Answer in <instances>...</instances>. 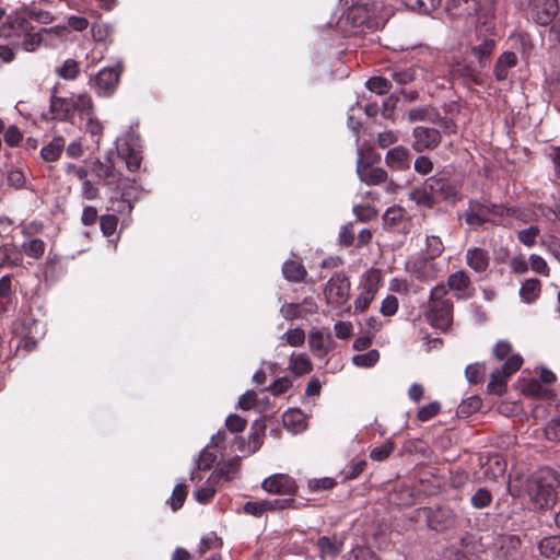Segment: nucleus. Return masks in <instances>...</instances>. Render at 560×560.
<instances>
[{
    "mask_svg": "<svg viewBox=\"0 0 560 560\" xmlns=\"http://www.w3.org/2000/svg\"><path fill=\"white\" fill-rule=\"evenodd\" d=\"M465 220L466 223L470 226H481L486 222L489 221V219H483L480 215V212L476 210V208L470 202L469 209L465 212Z\"/></svg>",
    "mask_w": 560,
    "mask_h": 560,
    "instance_id": "nucleus-57",
    "label": "nucleus"
},
{
    "mask_svg": "<svg viewBox=\"0 0 560 560\" xmlns=\"http://www.w3.org/2000/svg\"><path fill=\"white\" fill-rule=\"evenodd\" d=\"M494 560H520L521 539L515 535H501L495 540Z\"/></svg>",
    "mask_w": 560,
    "mask_h": 560,
    "instance_id": "nucleus-6",
    "label": "nucleus"
},
{
    "mask_svg": "<svg viewBox=\"0 0 560 560\" xmlns=\"http://www.w3.org/2000/svg\"><path fill=\"white\" fill-rule=\"evenodd\" d=\"M539 234V229L535 225L529 226L528 229L521 230L518 232V240L526 246H532L535 244L536 237Z\"/></svg>",
    "mask_w": 560,
    "mask_h": 560,
    "instance_id": "nucleus-58",
    "label": "nucleus"
},
{
    "mask_svg": "<svg viewBox=\"0 0 560 560\" xmlns=\"http://www.w3.org/2000/svg\"><path fill=\"white\" fill-rule=\"evenodd\" d=\"M398 310V299L395 295H387L381 306V313L384 316H392Z\"/></svg>",
    "mask_w": 560,
    "mask_h": 560,
    "instance_id": "nucleus-62",
    "label": "nucleus"
},
{
    "mask_svg": "<svg viewBox=\"0 0 560 560\" xmlns=\"http://www.w3.org/2000/svg\"><path fill=\"white\" fill-rule=\"evenodd\" d=\"M23 250L30 257L39 258L44 254L45 243L39 238H33L23 244Z\"/></svg>",
    "mask_w": 560,
    "mask_h": 560,
    "instance_id": "nucleus-44",
    "label": "nucleus"
},
{
    "mask_svg": "<svg viewBox=\"0 0 560 560\" xmlns=\"http://www.w3.org/2000/svg\"><path fill=\"white\" fill-rule=\"evenodd\" d=\"M409 198L418 206L433 208L436 205L433 194L428 187V179H425L422 187L415 188L409 192Z\"/></svg>",
    "mask_w": 560,
    "mask_h": 560,
    "instance_id": "nucleus-21",
    "label": "nucleus"
},
{
    "mask_svg": "<svg viewBox=\"0 0 560 560\" xmlns=\"http://www.w3.org/2000/svg\"><path fill=\"white\" fill-rule=\"evenodd\" d=\"M291 386L292 382L289 380V377H280L277 378L270 386H268L267 390L278 396L285 393Z\"/></svg>",
    "mask_w": 560,
    "mask_h": 560,
    "instance_id": "nucleus-63",
    "label": "nucleus"
},
{
    "mask_svg": "<svg viewBox=\"0 0 560 560\" xmlns=\"http://www.w3.org/2000/svg\"><path fill=\"white\" fill-rule=\"evenodd\" d=\"M469 284L470 280L465 271H456L450 275L447 279L448 288L457 292L456 295L458 299L464 298L460 292L465 291Z\"/></svg>",
    "mask_w": 560,
    "mask_h": 560,
    "instance_id": "nucleus-27",
    "label": "nucleus"
},
{
    "mask_svg": "<svg viewBox=\"0 0 560 560\" xmlns=\"http://www.w3.org/2000/svg\"><path fill=\"white\" fill-rule=\"evenodd\" d=\"M413 168L421 175H428L433 171V162L424 155H420L416 159Z\"/></svg>",
    "mask_w": 560,
    "mask_h": 560,
    "instance_id": "nucleus-61",
    "label": "nucleus"
},
{
    "mask_svg": "<svg viewBox=\"0 0 560 560\" xmlns=\"http://www.w3.org/2000/svg\"><path fill=\"white\" fill-rule=\"evenodd\" d=\"M386 165L394 171H406L410 168V152L405 147L390 149L385 156Z\"/></svg>",
    "mask_w": 560,
    "mask_h": 560,
    "instance_id": "nucleus-15",
    "label": "nucleus"
},
{
    "mask_svg": "<svg viewBox=\"0 0 560 560\" xmlns=\"http://www.w3.org/2000/svg\"><path fill=\"white\" fill-rule=\"evenodd\" d=\"M22 40V46L27 51H34L42 43V35L39 33H33V31H28L25 33Z\"/></svg>",
    "mask_w": 560,
    "mask_h": 560,
    "instance_id": "nucleus-52",
    "label": "nucleus"
},
{
    "mask_svg": "<svg viewBox=\"0 0 560 560\" xmlns=\"http://www.w3.org/2000/svg\"><path fill=\"white\" fill-rule=\"evenodd\" d=\"M443 243L438 236H429L427 237V254L428 257L432 260L435 257L440 256L443 252Z\"/></svg>",
    "mask_w": 560,
    "mask_h": 560,
    "instance_id": "nucleus-53",
    "label": "nucleus"
},
{
    "mask_svg": "<svg viewBox=\"0 0 560 560\" xmlns=\"http://www.w3.org/2000/svg\"><path fill=\"white\" fill-rule=\"evenodd\" d=\"M336 480L330 477H324L319 479H311L307 482V488L310 491L315 492L318 490H330L336 486Z\"/></svg>",
    "mask_w": 560,
    "mask_h": 560,
    "instance_id": "nucleus-48",
    "label": "nucleus"
},
{
    "mask_svg": "<svg viewBox=\"0 0 560 560\" xmlns=\"http://www.w3.org/2000/svg\"><path fill=\"white\" fill-rule=\"evenodd\" d=\"M428 187L438 202L447 201L456 203L462 199L460 186L451 178L447 172H440L428 178Z\"/></svg>",
    "mask_w": 560,
    "mask_h": 560,
    "instance_id": "nucleus-2",
    "label": "nucleus"
},
{
    "mask_svg": "<svg viewBox=\"0 0 560 560\" xmlns=\"http://www.w3.org/2000/svg\"><path fill=\"white\" fill-rule=\"evenodd\" d=\"M481 407V399L477 396L468 398L467 401H463L457 409V415L467 417L470 413L479 410Z\"/></svg>",
    "mask_w": 560,
    "mask_h": 560,
    "instance_id": "nucleus-46",
    "label": "nucleus"
},
{
    "mask_svg": "<svg viewBox=\"0 0 560 560\" xmlns=\"http://www.w3.org/2000/svg\"><path fill=\"white\" fill-rule=\"evenodd\" d=\"M12 30L16 33L18 36L24 35L28 31H33V26L30 22V19L26 14H24L23 10L9 23L8 26L2 27V34L4 36H11V33H7V30Z\"/></svg>",
    "mask_w": 560,
    "mask_h": 560,
    "instance_id": "nucleus-20",
    "label": "nucleus"
},
{
    "mask_svg": "<svg viewBox=\"0 0 560 560\" xmlns=\"http://www.w3.org/2000/svg\"><path fill=\"white\" fill-rule=\"evenodd\" d=\"M331 342V337H325L320 331L312 332L308 339L311 350L318 357L327 354Z\"/></svg>",
    "mask_w": 560,
    "mask_h": 560,
    "instance_id": "nucleus-22",
    "label": "nucleus"
},
{
    "mask_svg": "<svg viewBox=\"0 0 560 560\" xmlns=\"http://www.w3.org/2000/svg\"><path fill=\"white\" fill-rule=\"evenodd\" d=\"M427 318L433 327L447 330L453 323V301L429 303Z\"/></svg>",
    "mask_w": 560,
    "mask_h": 560,
    "instance_id": "nucleus-4",
    "label": "nucleus"
},
{
    "mask_svg": "<svg viewBox=\"0 0 560 560\" xmlns=\"http://www.w3.org/2000/svg\"><path fill=\"white\" fill-rule=\"evenodd\" d=\"M80 104L74 98L59 97L52 95L50 97L49 110L52 119L61 121H70Z\"/></svg>",
    "mask_w": 560,
    "mask_h": 560,
    "instance_id": "nucleus-10",
    "label": "nucleus"
},
{
    "mask_svg": "<svg viewBox=\"0 0 560 560\" xmlns=\"http://www.w3.org/2000/svg\"><path fill=\"white\" fill-rule=\"evenodd\" d=\"M427 523L432 530H445L454 523L453 511L447 506L429 508L427 510Z\"/></svg>",
    "mask_w": 560,
    "mask_h": 560,
    "instance_id": "nucleus-11",
    "label": "nucleus"
},
{
    "mask_svg": "<svg viewBox=\"0 0 560 560\" xmlns=\"http://www.w3.org/2000/svg\"><path fill=\"white\" fill-rule=\"evenodd\" d=\"M63 149L65 139L62 137H56L42 149L40 155L46 162H55L60 158Z\"/></svg>",
    "mask_w": 560,
    "mask_h": 560,
    "instance_id": "nucleus-25",
    "label": "nucleus"
},
{
    "mask_svg": "<svg viewBox=\"0 0 560 560\" xmlns=\"http://www.w3.org/2000/svg\"><path fill=\"white\" fill-rule=\"evenodd\" d=\"M541 244L547 246L548 250L560 260V241L553 235H547L541 238Z\"/></svg>",
    "mask_w": 560,
    "mask_h": 560,
    "instance_id": "nucleus-64",
    "label": "nucleus"
},
{
    "mask_svg": "<svg viewBox=\"0 0 560 560\" xmlns=\"http://www.w3.org/2000/svg\"><path fill=\"white\" fill-rule=\"evenodd\" d=\"M467 264L477 272L485 271L489 266L488 254L481 248H474L467 252Z\"/></svg>",
    "mask_w": 560,
    "mask_h": 560,
    "instance_id": "nucleus-23",
    "label": "nucleus"
},
{
    "mask_svg": "<svg viewBox=\"0 0 560 560\" xmlns=\"http://www.w3.org/2000/svg\"><path fill=\"white\" fill-rule=\"evenodd\" d=\"M524 393L534 396V397H546L548 394V389H546L540 381L532 378L524 387Z\"/></svg>",
    "mask_w": 560,
    "mask_h": 560,
    "instance_id": "nucleus-55",
    "label": "nucleus"
},
{
    "mask_svg": "<svg viewBox=\"0 0 560 560\" xmlns=\"http://www.w3.org/2000/svg\"><path fill=\"white\" fill-rule=\"evenodd\" d=\"M445 8L453 15L479 14L480 11L478 0H448Z\"/></svg>",
    "mask_w": 560,
    "mask_h": 560,
    "instance_id": "nucleus-18",
    "label": "nucleus"
},
{
    "mask_svg": "<svg viewBox=\"0 0 560 560\" xmlns=\"http://www.w3.org/2000/svg\"><path fill=\"white\" fill-rule=\"evenodd\" d=\"M23 12L30 20H34L40 24H49L54 21V16L48 11L36 8H25L23 9Z\"/></svg>",
    "mask_w": 560,
    "mask_h": 560,
    "instance_id": "nucleus-40",
    "label": "nucleus"
},
{
    "mask_svg": "<svg viewBox=\"0 0 560 560\" xmlns=\"http://www.w3.org/2000/svg\"><path fill=\"white\" fill-rule=\"evenodd\" d=\"M522 363L523 359L521 355L513 354L509 357L501 369L491 373L488 390L497 395H502L506 389L508 378L521 369Z\"/></svg>",
    "mask_w": 560,
    "mask_h": 560,
    "instance_id": "nucleus-3",
    "label": "nucleus"
},
{
    "mask_svg": "<svg viewBox=\"0 0 560 560\" xmlns=\"http://www.w3.org/2000/svg\"><path fill=\"white\" fill-rule=\"evenodd\" d=\"M303 304H310V307H302V304L299 303H284L280 308V313L287 320L305 318L317 313L318 306L313 298H305Z\"/></svg>",
    "mask_w": 560,
    "mask_h": 560,
    "instance_id": "nucleus-14",
    "label": "nucleus"
},
{
    "mask_svg": "<svg viewBox=\"0 0 560 560\" xmlns=\"http://www.w3.org/2000/svg\"><path fill=\"white\" fill-rule=\"evenodd\" d=\"M366 86L372 92L385 94L392 89V83L383 77H372L368 80Z\"/></svg>",
    "mask_w": 560,
    "mask_h": 560,
    "instance_id": "nucleus-36",
    "label": "nucleus"
},
{
    "mask_svg": "<svg viewBox=\"0 0 560 560\" xmlns=\"http://www.w3.org/2000/svg\"><path fill=\"white\" fill-rule=\"evenodd\" d=\"M532 4L533 20L542 26L549 25L559 12L557 0H535Z\"/></svg>",
    "mask_w": 560,
    "mask_h": 560,
    "instance_id": "nucleus-12",
    "label": "nucleus"
},
{
    "mask_svg": "<svg viewBox=\"0 0 560 560\" xmlns=\"http://www.w3.org/2000/svg\"><path fill=\"white\" fill-rule=\"evenodd\" d=\"M266 424L262 420H256L252 425V433L248 440V446L252 453H255L261 446V436L265 434Z\"/></svg>",
    "mask_w": 560,
    "mask_h": 560,
    "instance_id": "nucleus-31",
    "label": "nucleus"
},
{
    "mask_svg": "<svg viewBox=\"0 0 560 560\" xmlns=\"http://www.w3.org/2000/svg\"><path fill=\"white\" fill-rule=\"evenodd\" d=\"M118 224V218L115 214H105L100 218L101 231L105 236L115 233Z\"/></svg>",
    "mask_w": 560,
    "mask_h": 560,
    "instance_id": "nucleus-45",
    "label": "nucleus"
},
{
    "mask_svg": "<svg viewBox=\"0 0 560 560\" xmlns=\"http://www.w3.org/2000/svg\"><path fill=\"white\" fill-rule=\"evenodd\" d=\"M262 489L273 494H289L294 498L298 493V485L295 480L285 474H275L265 479L261 485Z\"/></svg>",
    "mask_w": 560,
    "mask_h": 560,
    "instance_id": "nucleus-5",
    "label": "nucleus"
},
{
    "mask_svg": "<svg viewBox=\"0 0 560 560\" xmlns=\"http://www.w3.org/2000/svg\"><path fill=\"white\" fill-rule=\"evenodd\" d=\"M471 505L475 509H485L492 502V494L487 488H478L470 498Z\"/></svg>",
    "mask_w": 560,
    "mask_h": 560,
    "instance_id": "nucleus-32",
    "label": "nucleus"
},
{
    "mask_svg": "<svg viewBox=\"0 0 560 560\" xmlns=\"http://www.w3.org/2000/svg\"><path fill=\"white\" fill-rule=\"evenodd\" d=\"M92 172L98 179H102L106 186H115L118 190L122 180V174L115 168L109 156L104 161L96 159L93 162Z\"/></svg>",
    "mask_w": 560,
    "mask_h": 560,
    "instance_id": "nucleus-7",
    "label": "nucleus"
},
{
    "mask_svg": "<svg viewBox=\"0 0 560 560\" xmlns=\"http://www.w3.org/2000/svg\"><path fill=\"white\" fill-rule=\"evenodd\" d=\"M545 435L550 441H560V415L549 421L545 428Z\"/></svg>",
    "mask_w": 560,
    "mask_h": 560,
    "instance_id": "nucleus-56",
    "label": "nucleus"
},
{
    "mask_svg": "<svg viewBox=\"0 0 560 560\" xmlns=\"http://www.w3.org/2000/svg\"><path fill=\"white\" fill-rule=\"evenodd\" d=\"M247 421L237 416V415H230L225 420V425L229 431L233 433L242 432L246 428Z\"/></svg>",
    "mask_w": 560,
    "mask_h": 560,
    "instance_id": "nucleus-60",
    "label": "nucleus"
},
{
    "mask_svg": "<svg viewBox=\"0 0 560 560\" xmlns=\"http://www.w3.org/2000/svg\"><path fill=\"white\" fill-rule=\"evenodd\" d=\"M382 281V275L378 269H371L368 271L365 276V282H364V292L369 294H373L375 296V293L377 291V288Z\"/></svg>",
    "mask_w": 560,
    "mask_h": 560,
    "instance_id": "nucleus-35",
    "label": "nucleus"
},
{
    "mask_svg": "<svg viewBox=\"0 0 560 560\" xmlns=\"http://www.w3.org/2000/svg\"><path fill=\"white\" fill-rule=\"evenodd\" d=\"M268 506H270V503L268 502V500L255 501V502L249 501V502L245 503L244 511L254 516H260L262 513L268 511Z\"/></svg>",
    "mask_w": 560,
    "mask_h": 560,
    "instance_id": "nucleus-54",
    "label": "nucleus"
},
{
    "mask_svg": "<svg viewBox=\"0 0 560 560\" xmlns=\"http://www.w3.org/2000/svg\"><path fill=\"white\" fill-rule=\"evenodd\" d=\"M405 4L410 10L423 14H430L435 9L432 0H405Z\"/></svg>",
    "mask_w": 560,
    "mask_h": 560,
    "instance_id": "nucleus-41",
    "label": "nucleus"
},
{
    "mask_svg": "<svg viewBox=\"0 0 560 560\" xmlns=\"http://www.w3.org/2000/svg\"><path fill=\"white\" fill-rule=\"evenodd\" d=\"M290 371L296 376L310 373L313 370V364L306 354L291 355Z\"/></svg>",
    "mask_w": 560,
    "mask_h": 560,
    "instance_id": "nucleus-26",
    "label": "nucleus"
},
{
    "mask_svg": "<svg viewBox=\"0 0 560 560\" xmlns=\"http://www.w3.org/2000/svg\"><path fill=\"white\" fill-rule=\"evenodd\" d=\"M560 474L551 468H541L528 481V493L535 504L540 508L553 505L558 499Z\"/></svg>",
    "mask_w": 560,
    "mask_h": 560,
    "instance_id": "nucleus-1",
    "label": "nucleus"
},
{
    "mask_svg": "<svg viewBox=\"0 0 560 560\" xmlns=\"http://www.w3.org/2000/svg\"><path fill=\"white\" fill-rule=\"evenodd\" d=\"M350 282L343 273L332 276L325 288L328 300L332 299L335 304L341 305L349 299Z\"/></svg>",
    "mask_w": 560,
    "mask_h": 560,
    "instance_id": "nucleus-8",
    "label": "nucleus"
},
{
    "mask_svg": "<svg viewBox=\"0 0 560 560\" xmlns=\"http://www.w3.org/2000/svg\"><path fill=\"white\" fill-rule=\"evenodd\" d=\"M357 173L361 180L368 185H380L387 182V172L381 167H373L371 163H364L362 151L359 150V158L357 161Z\"/></svg>",
    "mask_w": 560,
    "mask_h": 560,
    "instance_id": "nucleus-13",
    "label": "nucleus"
},
{
    "mask_svg": "<svg viewBox=\"0 0 560 560\" xmlns=\"http://www.w3.org/2000/svg\"><path fill=\"white\" fill-rule=\"evenodd\" d=\"M494 45L495 44L493 39H485L478 46L472 47V54L478 58L481 68H485L487 66V62L492 54Z\"/></svg>",
    "mask_w": 560,
    "mask_h": 560,
    "instance_id": "nucleus-30",
    "label": "nucleus"
},
{
    "mask_svg": "<svg viewBox=\"0 0 560 560\" xmlns=\"http://www.w3.org/2000/svg\"><path fill=\"white\" fill-rule=\"evenodd\" d=\"M316 546L319 550V556L322 559H335L340 555L343 541L338 539L336 535L331 537L322 536L317 539Z\"/></svg>",
    "mask_w": 560,
    "mask_h": 560,
    "instance_id": "nucleus-17",
    "label": "nucleus"
},
{
    "mask_svg": "<svg viewBox=\"0 0 560 560\" xmlns=\"http://www.w3.org/2000/svg\"><path fill=\"white\" fill-rule=\"evenodd\" d=\"M459 77L464 80V84L468 88L470 84L482 85L483 80L480 75L469 66L463 67L458 70Z\"/></svg>",
    "mask_w": 560,
    "mask_h": 560,
    "instance_id": "nucleus-43",
    "label": "nucleus"
},
{
    "mask_svg": "<svg viewBox=\"0 0 560 560\" xmlns=\"http://www.w3.org/2000/svg\"><path fill=\"white\" fill-rule=\"evenodd\" d=\"M79 62L74 59H67L63 65L57 69V73L65 80H74L79 75Z\"/></svg>",
    "mask_w": 560,
    "mask_h": 560,
    "instance_id": "nucleus-33",
    "label": "nucleus"
},
{
    "mask_svg": "<svg viewBox=\"0 0 560 560\" xmlns=\"http://www.w3.org/2000/svg\"><path fill=\"white\" fill-rule=\"evenodd\" d=\"M120 154L125 159L126 166L130 172H137L140 168L142 158L137 151L128 147L126 152L122 150Z\"/></svg>",
    "mask_w": 560,
    "mask_h": 560,
    "instance_id": "nucleus-38",
    "label": "nucleus"
},
{
    "mask_svg": "<svg viewBox=\"0 0 560 560\" xmlns=\"http://www.w3.org/2000/svg\"><path fill=\"white\" fill-rule=\"evenodd\" d=\"M517 65V57L513 51L503 52L494 65V77L498 81H503L508 78L509 69Z\"/></svg>",
    "mask_w": 560,
    "mask_h": 560,
    "instance_id": "nucleus-19",
    "label": "nucleus"
},
{
    "mask_svg": "<svg viewBox=\"0 0 560 560\" xmlns=\"http://www.w3.org/2000/svg\"><path fill=\"white\" fill-rule=\"evenodd\" d=\"M466 377L471 384L481 383L486 375V366L485 364L474 363L466 368L465 371Z\"/></svg>",
    "mask_w": 560,
    "mask_h": 560,
    "instance_id": "nucleus-37",
    "label": "nucleus"
},
{
    "mask_svg": "<svg viewBox=\"0 0 560 560\" xmlns=\"http://www.w3.org/2000/svg\"><path fill=\"white\" fill-rule=\"evenodd\" d=\"M19 261L18 252L12 244L0 246V267L7 264L16 265Z\"/></svg>",
    "mask_w": 560,
    "mask_h": 560,
    "instance_id": "nucleus-39",
    "label": "nucleus"
},
{
    "mask_svg": "<svg viewBox=\"0 0 560 560\" xmlns=\"http://www.w3.org/2000/svg\"><path fill=\"white\" fill-rule=\"evenodd\" d=\"M287 342L292 347H300L305 341V332L302 328H294L284 334Z\"/></svg>",
    "mask_w": 560,
    "mask_h": 560,
    "instance_id": "nucleus-59",
    "label": "nucleus"
},
{
    "mask_svg": "<svg viewBox=\"0 0 560 560\" xmlns=\"http://www.w3.org/2000/svg\"><path fill=\"white\" fill-rule=\"evenodd\" d=\"M120 72L115 68H105L94 78V83L102 94H109L119 82Z\"/></svg>",
    "mask_w": 560,
    "mask_h": 560,
    "instance_id": "nucleus-16",
    "label": "nucleus"
},
{
    "mask_svg": "<svg viewBox=\"0 0 560 560\" xmlns=\"http://www.w3.org/2000/svg\"><path fill=\"white\" fill-rule=\"evenodd\" d=\"M539 551L546 558H556L560 556V536H550L539 542Z\"/></svg>",
    "mask_w": 560,
    "mask_h": 560,
    "instance_id": "nucleus-28",
    "label": "nucleus"
},
{
    "mask_svg": "<svg viewBox=\"0 0 560 560\" xmlns=\"http://www.w3.org/2000/svg\"><path fill=\"white\" fill-rule=\"evenodd\" d=\"M541 283L538 279H528L526 280L520 291L522 299L527 302H534L540 293Z\"/></svg>",
    "mask_w": 560,
    "mask_h": 560,
    "instance_id": "nucleus-29",
    "label": "nucleus"
},
{
    "mask_svg": "<svg viewBox=\"0 0 560 560\" xmlns=\"http://www.w3.org/2000/svg\"><path fill=\"white\" fill-rule=\"evenodd\" d=\"M282 273L291 282L303 281L307 275L304 266L295 260H287L282 266Z\"/></svg>",
    "mask_w": 560,
    "mask_h": 560,
    "instance_id": "nucleus-24",
    "label": "nucleus"
},
{
    "mask_svg": "<svg viewBox=\"0 0 560 560\" xmlns=\"http://www.w3.org/2000/svg\"><path fill=\"white\" fill-rule=\"evenodd\" d=\"M380 359V352L375 349L363 354H357L352 358V362L357 366L371 368L376 364Z\"/></svg>",
    "mask_w": 560,
    "mask_h": 560,
    "instance_id": "nucleus-34",
    "label": "nucleus"
},
{
    "mask_svg": "<svg viewBox=\"0 0 560 560\" xmlns=\"http://www.w3.org/2000/svg\"><path fill=\"white\" fill-rule=\"evenodd\" d=\"M471 203L476 208V210L478 212H480V215L483 219H489L488 214H490V213H493L497 215H502L504 212V208L502 206H498V205H493V203L487 205V203H481V202H477V201H471Z\"/></svg>",
    "mask_w": 560,
    "mask_h": 560,
    "instance_id": "nucleus-49",
    "label": "nucleus"
},
{
    "mask_svg": "<svg viewBox=\"0 0 560 560\" xmlns=\"http://www.w3.org/2000/svg\"><path fill=\"white\" fill-rule=\"evenodd\" d=\"M187 490L184 483H178L173 489L172 498H171V508L173 511H177L180 509L186 500Z\"/></svg>",
    "mask_w": 560,
    "mask_h": 560,
    "instance_id": "nucleus-42",
    "label": "nucleus"
},
{
    "mask_svg": "<svg viewBox=\"0 0 560 560\" xmlns=\"http://www.w3.org/2000/svg\"><path fill=\"white\" fill-rule=\"evenodd\" d=\"M270 506H268V511L273 510H283V509H300L301 506H305V504H296V501L293 497L288 499H276L268 500Z\"/></svg>",
    "mask_w": 560,
    "mask_h": 560,
    "instance_id": "nucleus-51",
    "label": "nucleus"
},
{
    "mask_svg": "<svg viewBox=\"0 0 560 560\" xmlns=\"http://www.w3.org/2000/svg\"><path fill=\"white\" fill-rule=\"evenodd\" d=\"M441 409V406L438 401L430 402L423 407H421L417 413V419L421 422H425L433 417H435Z\"/></svg>",
    "mask_w": 560,
    "mask_h": 560,
    "instance_id": "nucleus-50",
    "label": "nucleus"
},
{
    "mask_svg": "<svg viewBox=\"0 0 560 560\" xmlns=\"http://www.w3.org/2000/svg\"><path fill=\"white\" fill-rule=\"evenodd\" d=\"M394 448L395 444L390 441H387L383 445L374 447L370 453V457L373 460L382 462L392 454Z\"/></svg>",
    "mask_w": 560,
    "mask_h": 560,
    "instance_id": "nucleus-47",
    "label": "nucleus"
},
{
    "mask_svg": "<svg viewBox=\"0 0 560 560\" xmlns=\"http://www.w3.org/2000/svg\"><path fill=\"white\" fill-rule=\"evenodd\" d=\"M412 148L417 152L436 148L441 142V133L438 129L429 127H416L413 129Z\"/></svg>",
    "mask_w": 560,
    "mask_h": 560,
    "instance_id": "nucleus-9",
    "label": "nucleus"
}]
</instances>
